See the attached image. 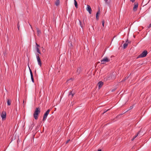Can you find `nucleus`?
<instances>
[{
  "label": "nucleus",
  "instance_id": "423d86ee",
  "mask_svg": "<svg viewBox=\"0 0 151 151\" xmlns=\"http://www.w3.org/2000/svg\"><path fill=\"white\" fill-rule=\"evenodd\" d=\"M36 58H37V61L38 62V64L40 66H41L42 63H41V61L40 59V58L39 57V55L38 54H37V55H36Z\"/></svg>",
  "mask_w": 151,
  "mask_h": 151
},
{
  "label": "nucleus",
  "instance_id": "5701e85b",
  "mask_svg": "<svg viewBox=\"0 0 151 151\" xmlns=\"http://www.w3.org/2000/svg\"><path fill=\"white\" fill-rule=\"evenodd\" d=\"M139 132L137 134H136L135 136H134L133 137L135 138H136L138 135L139 133Z\"/></svg>",
  "mask_w": 151,
  "mask_h": 151
},
{
  "label": "nucleus",
  "instance_id": "393cba45",
  "mask_svg": "<svg viewBox=\"0 0 151 151\" xmlns=\"http://www.w3.org/2000/svg\"><path fill=\"white\" fill-rule=\"evenodd\" d=\"M37 32L38 34H39L41 33L40 30H39L38 28H37Z\"/></svg>",
  "mask_w": 151,
  "mask_h": 151
},
{
  "label": "nucleus",
  "instance_id": "6e6552de",
  "mask_svg": "<svg viewBox=\"0 0 151 151\" xmlns=\"http://www.w3.org/2000/svg\"><path fill=\"white\" fill-rule=\"evenodd\" d=\"M86 10L88 11L90 14L91 13V9L90 6L88 5H87V7L86 8Z\"/></svg>",
  "mask_w": 151,
  "mask_h": 151
},
{
  "label": "nucleus",
  "instance_id": "4be33fe9",
  "mask_svg": "<svg viewBox=\"0 0 151 151\" xmlns=\"http://www.w3.org/2000/svg\"><path fill=\"white\" fill-rule=\"evenodd\" d=\"M102 25L104 27V20H102Z\"/></svg>",
  "mask_w": 151,
  "mask_h": 151
},
{
  "label": "nucleus",
  "instance_id": "412c9836",
  "mask_svg": "<svg viewBox=\"0 0 151 151\" xmlns=\"http://www.w3.org/2000/svg\"><path fill=\"white\" fill-rule=\"evenodd\" d=\"M105 1V3L106 4H109L110 2L108 1V0H104Z\"/></svg>",
  "mask_w": 151,
  "mask_h": 151
},
{
  "label": "nucleus",
  "instance_id": "6ab92c4d",
  "mask_svg": "<svg viewBox=\"0 0 151 151\" xmlns=\"http://www.w3.org/2000/svg\"><path fill=\"white\" fill-rule=\"evenodd\" d=\"M74 93H72L71 91H70V92L69 93V95L70 96V95H71L72 97H73V96H74Z\"/></svg>",
  "mask_w": 151,
  "mask_h": 151
},
{
  "label": "nucleus",
  "instance_id": "72a5a7b5",
  "mask_svg": "<svg viewBox=\"0 0 151 151\" xmlns=\"http://www.w3.org/2000/svg\"><path fill=\"white\" fill-rule=\"evenodd\" d=\"M128 78V77H127V78L126 77V78H125V79H124V81H125V80H126V79H127Z\"/></svg>",
  "mask_w": 151,
  "mask_h": 151
},
{
  "label": "nucleus",
  "instance_id": "2f4dec72",
  "mask_svg": "<svg viewBox=\"0 0 151 151\" xmlns=\"http://www.w3.org/2000/svg\"><path fill=\"white\" fill-rule=\"evenodd\" d=\"M115 90H116V89H112V90L111 91H112V92H113V91H115Z\"/></svg>",
  "mask_w": 151,
  "mask_h": 151
},
{
  "label": "nucleus",
  "instance_id": "f704fd0d",
  "mask_svg": "<svg viewBox=\"0 0 151 151\" xmlns=\"http://www.w3.org/2000/svg\"><path fill=\"white\" fill-rule=\"evenodd\" d=\"M18 29H19V26L18 24Z\"/></svg>",
  "mask_w": 151,
  "mask_h": 151
},
{
  "label": "nucleus",
  "instance_id": "dca6fc26",
  "mask_svg": "<svg viewBox=\"0 0 151 151\" xmlns=\"http://www.w3.org/2000/svg\"><path fill=\"white\" fill-rule=\"evenodd\" d=\"M111 76L112 77V79H114L115 78V74H110Z\"/></svg>",
  "mask_w": 151,
  "mask_h": 151
},
{
  "label": "nucleus",
  "instance_id": "1a4fd4ad",
  "mask_svg": "<svg viewBox=\"0 0 151 151\" xmlns=\"http://www.w3.org/2000/svg\"><path fill=\"white\" fill-rule=\"evenodd\" d=\"M130 42H128V40L127 39L126 42V43L124 44L123 45V46L124 48L125 49L126 48L128 45V44L129 43H130Z\"/></svg>",
  "mask_w": 151,
  "mask_h": 151
},
{
  "label": "nucleus",
  "instance_id": "a878e982",
  "mask_svg": "<svg viewBox=\"0 0 151 151\" xmlns=\"http://www.w3.org/2000/svg\"><path fill=\"white\" fill-rule=\"evenodd\" d=\"M110 109H107V110H106L105 109V110H104V112L103 113V114H104V113H106V112H107V111H109Z\"/></svg>",
  "mask_w": 151,
  "mask_h": 151
},
{
  "label": "nucleus",
  "instance_id": "e433bc0d",
  "mask_svg": "<svg viewBox=\"0 0 151 151\" xmlns=\"http://www.w3.org/2000/svg\"><path fill=\"white\" fill-rule=\"evenodd\" d=\"M23 103H24V101H23Z\"/></svg>",
  "mask_w": 151,
  "mask_h": 151
},
{
  "label": "nucleus",
  "instance_id": "aec40b11",
  "mask_svg": "<svg viewBox=\"0 0 151 151\" xmlns=\"http://www.w3.org/2000/svg\"><path fill=\"white\" fill-rule=\"evenodd\" d=\"M36 50H37V52H38L39 54L41 53L40 51V49L39 48H38L37 47H36Z\"/></svg>",
  "mask_w": 151,
  "mask_h": 151
},
{
  "label": "nucleus",
  "instance_id": "473e14b6",
  "mask_svg": "<svg viewBox=\"0 0 151 151\" xmlns=\"http://www.w3.org/2000/svg\"><path fill=\"white\" fill-rule=\"evenodd\" d=\"M135 138L134 137H133V138L132 139V141Z\"/></svg>",
  "mask_w": 151,
  "mask_h": 151
},
{
  "label": "nucleus",
  "instance_id": "f257e3e1",
  "mask_svg": "<svg viewBox=\"0 0 151 151\" xmlns=\"http://www.w3.org/2000/svg\"><path fill=\"white\" fill-rule=\"evenodd\" d=\"M40 108H37L33 114V116L35 119L36 120L38 119V116L40 112Z\"/></svg>",
  "mask_w": 151,
  "mask_h": 151
},
{
  "label": "nucleus",
  "instance_id": "c756f323",
  "mask_svg": "<svg viewBox=\"0 0 151 151\" xmlns=\"http://www.w3.org/2000/svg\"><path fill=\"white\" fill-rule=\"evenodd\" d=\"M151 27V23L148 26V28H150Z\"/></svg>",
  "mask_w": 151,
  "mask_h": 151
},
{
  "label": "nucleus",
  "instance_id": "0eeeda50",
  "mask_svg": "<svg viewBox=\"0 0 151 151\" xmlns=\"http://www.w3.org/2000/svg\"><path fill=\"white\" fill-rule=\"evenodd\" d=\"M29 71H30V74L31 79L32 80V82L33 83H34V78H33L32 73V71L31 70V69H30L29 67Z\"/></svg>",
  "mask_w": 151,
  "mask_h": 151
},
{
  "label": "nucleus",
  "instance_id": "f3484780",
  "mask_svg": "<svg viewBox=\"0 0 151 151\" xmlns=\"http://www.w3.org/2000/svg\"><path fill=\"white\" fill-rule=\"evenodd\" d=\"M7 103L8 106H10L11 105V101L9 99H7Z\"/></svg>",
  "mask_w": 151,
  "mask_h": 151
},
{
  "label": "nucleus",
  "instance_id": "b1692460",
  "mask_svg": "<svg viewBox=\"0 0 151 151\" xmlns=\"http://www.w3.org/2000/svg\"><path fill=\"white\" fill-rule=\"evenodd\" d=\"M79 23H80V25L81 26V27L82 28H83V26H82V25L81 24V21L80 20H79Z\"/></svg>",
  "mask_w": 151,
  "mask_h": 151
},
{
  "label": "nucleus",
  "instance_id": "c9c22d12",
  "mask_svg": "<svg viewBox=\"0 0 151 151\" xmlns=\"http://www.w3.org/2000/svg\"><path fill=\"white\" fill-rule=\"evenodd\" d=\"M98 151H101V150H98Z\"/></svg>",
  "mask_w": 151,
  "mask_h": 151
},
{
  "label": "nucleus",
  "instance_id": "2eb2a0df",
  "mask_svg": "<svg viewBox=\"0 0 151 151\" xmlns=\"http://www.w3.org/2000/svg\"><path fill=\"white\" fill-rule=\"evenodd\" d=\"M81 71V68H79L77 70V73L78 74H79Z\"/></svg>",
  "mask_w": 151,
  "mask_h": 151
},
{
  "label": "nucleus",
  "instance_id": "7c9ffc66",
  "mask_svg": "<svg viewBox=\"0 0 151 151\" xmlns=\"http://www.w3.org/2000/svg\"><path fill=\"white\" fill-rule=\"evenodd\" d=\"M135 0H130V1L132 3L134 2Z\"/></svg>",
  "mask_w": 151,
  "mask_h": 151
},
{
  "label": "nucleus",
  "instance_id": "cd10ccee",
  "mask_svg": "<svg viewBox=\"0 0 151 151\" xmlns=\"http://www.w3.org/2000/svg\"><path fill=\"white\" fill-rule=\"evenodd\" d=\"M36 45L37 46L36 47H37L39 48V47H40L39 45H38V44H37L36 43Z\"/></svg>",
  "mask_w": 151,
  "mask_h": 151
},
{
  "label": "nucleus",
  "instance_id": "f03ea898",
  "mask_svg": "<svg viewBox=\"0 0 151 151\" xmlns=\"http://www.w3.org/2000/svg\"><path fill=\"white\" fill-rule=\"evenodd\" d=\"M110 60L108 58L106 57L104 58L102 60H101V64H104L107 62H109Z\"/></svg>",
  "mask_w": 151,
  "mask_h": 151
},
{
  "label": "nucleus",
  "instance_id": "4468645a",
  "mask_svg": "<svg viewBox=\"0 0 151 151\" xmlns=\"http://www.w3.org/2000/svg\"><path fill=\"white\" fill-rule=\"evenodd\" d=\"M55 4L57 6H58L60 4V0H57L55 2Z\"/></svg>",
  "mask_w": 151,
  "mask_h": 151
},
{
  "label": "nucleus",
  "instance_id": "9b49d317",
  "mask_svg": "<svg viewBox=\"0 0 151 151\" xmlns=\"http://www.w3.org/2000/svg\"><path fill=\"white\" fill-rule=\"evenodd\" d=\"M104 79H106V80H111L112 79V77L110 75L108 76L105 78H104Z\"/></svg>",
  "mask_w": 151,
  "mask_h": 151
},
{
  "label": "nucleus",
  "instance_id": "9d476101",
  "mask_svg": "<svg viewBox=\"0 0 151 151\" xmlns=\"http://www.w3.org/2000/svg\"><path fill=\"white\" fill-rule=\"evenodd\" d=\"M103 84V83L102 81H101L99 82L98 83L99 88L100 89L102 86Z\"/></svg>",
  "mask_w": 151,
  "mask_h": 151
},
{
  "label": "nucleus",
  "instance_id": "f8f14e48",
  "mask_svg": "<svg viewBox=\"0 0 151 151\" xmlns=\"http://www.w3.org/2000/svg\"><path fill=\"white\" fill-rule=\"evenodd\" d=\"M138 7V4H135L134 5V6L133 7V10L134 11H136L137 10Z\"/></svg>",
  "mask_w": 151,
  "mask_h": 151
},
{
  "label": "nucleus",
  "instance_id": "7ed1b4c3",
  "mask_svg": "<svg viewBox=\"0 0 151 151\" xmlns=\"http://www.w3.org/2000/svg\"><path fill=\"white\" fill-rule=\"evenodd\" d=\"M50 111V109H49L47 110V111L45 113L44 115V116L42 120L43 121H45L46 120L47 117Z\"/></svg>",
  "mask_w": 151,
  "mask_h": 151
},
{
  "label": "nucleus",
  "instance_id": "bb28decb",
  "mask_svg": "<svg viewBox=\"0 0 151 151\" xmlns=\"http://www.w3.org/2000/svg\"><path fill=\"white\" fill-rule=\"evenodd\" d=\"M133 108V106H130V107H129V110H130L132 109Z\"/></svg>",
  "mask_w": 151,
  "mask_h": 151
},
{
  "label": "nucleus",
  "instance_id": "a211bd4d",
  "mask_svg": "<svg viewBox=\"0 0 151 151\" xmlns=\"http://www.w3.org/2000/svg\"><path fill=\"white\" fill-rule=\"evenodd\" d=\"M74 0V4L75 6V7L76 8H77L78 7V5H77V2L76 1V0Z\"/></svg>",
  "mask_w": 151,
  "mask_h": 151
},
{
  "label": "nucleus",
  "instance_id": "20e7f679",
  "mask_svg": "<svg viewBox=\"0 0 151 151\" xmlns=\"http://www.w3.org/2000/svg\"><path fill=\"white\" fill-rule=\"evenodd\" d=\"M147 54V51L146 50H145L141 54L139 55L138 58L145 57L146 56Z\"/></svg>",
  "mask_w": 151,
  "mask_h": 151
},
{
  "label": "nucleus",
  "instance_id": "39448f33",
  "mask_svg": "<svg viewBox=\"0 0 151 151\" xmlns=\"http://www.w3.org/2000/svg\"><path fill=\"white\" fill-rule=\"evenodd\" d=\"M1 116L3 120H5L6 117V113L5 111H3L1 114Z\"/></svg>",
  "mask_w": 151,
  "mask_h": 151
},
{
  "label": "nucleus",
  "instance_id": "ddd939ff",
  "mask_svg": "<svg viewBox=\"0 0 151 151\" xmlns=\"http://www.w3.org/2000/svg\"><path fill=\"white\" fill-rule=\"evenodd\" d=\"M100 10L99 9V11H98V12H97V13L96 14V18L97 20H98L99 19L98 15H99V14L100 13Z\"/></svg>",
  "mask_w": 151,
  "mask_h": 151
},
{
  "label": "nucleus",
  "instance_id": "c85d7f7f",
  "mask_svg": "<svg viewBox=\"0 0 151 151\" xmlns=\"http://www.w3.org/2000/svg\"><path fill=\"white\" fill-rule=\"evenodd\" d=\"M70 139H68V140H67V141L66 142V144L68 143L70 141Z\"/></svg>",
  "mask_w": 151,
  "mask_h": 151
}]
</instances>
